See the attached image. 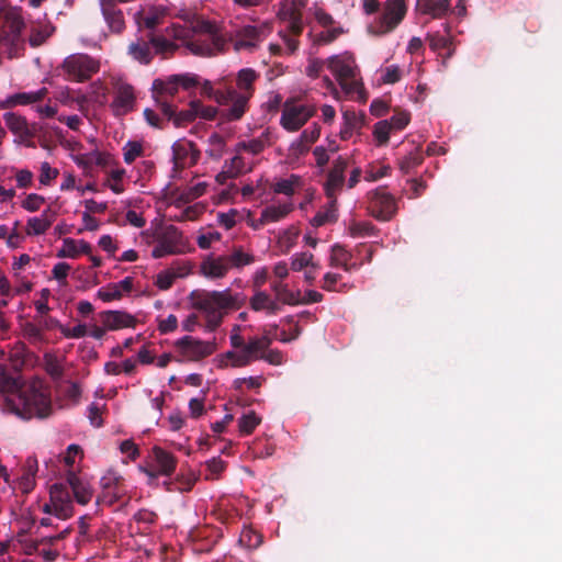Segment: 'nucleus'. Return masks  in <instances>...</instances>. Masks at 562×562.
Segmentation results:
<instances>
[{
  "instance_id": "f257e3e1",
  "label": "nucleus",
  "mask_w": 562,
  "mask_h": 562,
  "mask_svg": "<svg viewBox=\"0 0 562 562\" xmlns=\"http://www.w3.org/2000/svg\"><path fill=\"white\" fill-rule=\"evenodd\" d=\"M0 391L8 393L20 391L19 404L14 406V412L25 420L44 419L53 412L49 389L42 381L35 380L21 389L19 380L11 375L3 364H0Z\"/></svg>"
},
{
  "instance_id": "f03ea898",
  "label": "nucleus",
  "mask_w": 562,
  "mask_h": 562,
  "mask_svg": "<svg viewBox=\"0 0 562 562\" xmlns=\"http://www.w3.org/2000/svg\"><path fill=\"white\" fill-rule=\"evenodd\" d=\"M170 34L183 41L186 47L194 55L202 57L214 56L223 52L226 45L225 38L215 31L210 22H202L196 27L172 24Z\"/></svg>"
},
{
  "instance_id": "7ed1b4c3",
  "label": "nucleus",
  "mask_w": 562,
  "mask_h": 562,
  "mask_svg": "<svg viewBox=\"0 0 562 562\" xmlns=\"http://www.w3.org/2000/svg\"><path fill=\"white\" fill-rule=\"evenodd\" d=\"M190 300L194 308L205 314L206 328L210 331H214L222 324L226 311L236 308V300L229 290H194Z\"/></svg>"
},
{
  "instance_id": "20e7f679",
  "label": "nucleus",
  "mask_w": 562,
  "mask_h": 562,
  "mask_svg": "<svg viewBox=\"0 0 562 562\" xmlns=\"http://www.w3.org/2000/svg\"><path fill=\"white\" fill-rule=\"evenodd\" d=\"M259 78V74L252 68L240 69L235 78V102L222 110L224 121H239L249 109V100L255 92V82Z\"/></svg>"
},
{
  "instance_id": "39448f33",
  "label": "nucleus",
  "mask_w": 562,
  "mask_h": 562,
  "mask_svg": "<svg viewBox=\"0 0 562 562\" xmlns=\"http://www.w3.org/2000/svg\"><path fill=\"white\" fill-rule=\"evenodd\" d=\"M327 68L335 76L342 91L347 95L360 94L362 83L358 79V67L352 54L345 52L327 58Z\"/></svg>"
},
{
  "instance_id": "423d86ee",
  "label": "nucleus",
  "mask_w": 562,
  "mask_h": 562,
  "mask_svg": "<svg viewBox=\"0 0 562 562\" xmlns=\"http://www.w3.org/2000/svg\"><path fill=\"white\" fill-rule=\"evenodd\" d=\"M407 12L405 0H386L381 15L376 16L369 25L368 33L375 36L386 35L393 32L404 20Z\"/></svg>"
},
{
  "instance_id": "0eeeda50",
  "label": "nucleus",
  "mask_w": 562,
  "mask_h": 562,
  "mask_svg": "<svg viewBox=\"0 0 562 562\" xmlns=\"http://www.w3.org/2000/svg\"><path fill=\"white\" fill-rule=\"evenodd\" d=\"M63 69L69 79L85 82L100 70V63L87 54H72L65 58Z\"/></svg>"
},
{
  "instance_id": "6e6552de",
  "label": "nucleus",
  "mask_w": 562,
  "mask_h": 562,
  "mask_svg": "<svg viewBox=\"0 0 562 562\" xmlns=\"http://www.w3.org/2000/svg\"><path fill=\"white\" fill-rule=\"evenodd\" d=\"M156 246L151 256L156 259L181 251L183 245L182 233L175 225L161 226L154 234Z\"/></svg>"
},
{
  "instance_id": "1a4fd4ad",
  "label": "nucleus",
  "mask_w": 562,
  "mask_h": 562,
  "mask_svg": "<svg viewBox=\"0 0 562 562\" xmlns=\"http://www.w3.org/2000/svg\"><path fill=\"white\" fill-rule=\"evenodd\" d=\"M367 209L374 218L382 222L392 220L397 212L395 198L384 187L368 193Z\"/></svg>"
},
{
  "instance_id": "9d476101",
  "label": "nucleus",
  "mask_w": 562,
  "mask_h": 562,
  "mask_svg": "<svg viewBox=\"0 0 562 562\" xmlns=\"http://www.w3.org/2000/svg\"><path fill=\"white\" fill-rule=\"evenodd\" d=\"M315 113L316 108L313 104L286 101L282 109L280 124L288 132H296L314 116Z\"/></svg>"
},
{
  "instance_id": "9b49d317",
  "label": "nucleus",
  "mask_w": 562,
  "mask_h": 562,
  "mask_svg": "<svg viewBox=\"0 0 562 562\" xmlns=\"http://www.w3.org/2000/svg\"><path fill=\"white\" fill-rule=\"evenodd\" d=\"M25 24L19 15H8L5 18L2 31L0 32V45L9 46L10 57L20 56L24 49V40L22 31Z\"/></svg>"
},
{
  "instance_id": "f8f14e48",
  "label": "nucleus",
  "mask_w": 562,
  "mask_h": 562,
  "mask_svg": "<svg viewBox=\"0 0 562 562\" xmlns=\"http://www.w3.org/2000/svg\"><path fill=\"white\" fill-rule=\"evenodd\" d=\"M202 95L213 99L217 104L229 108L235 102V86L231 77H221L214 82L203 80Z\"/></svg>"
},
{
  "instance_id": "ddd939ff",
  "label": "nucleus",
  "mask_w": 562,
  "mask_h": 562,
  "mask_svg": "<svg viewBox=\"0 0 562 562\" xmlns=\"http://www.w3.org/2000/svg\"><path fill=\"white\" fill-rule=\"evenodd\" d=\"M179 355L188 361H200L216 350L215 342L203 341L192 336H184L175 342Z\"/></svg>"
},
{
  "instance_id": "4468645a",
  "label": "nucleus",
  "mask_w": 562,
  "mask_h": 562,
  "mask_svg": "<svg viewBox=\"0 0 562 562\" xmlns=\"http://www.w3.org/2000/svg\"><path fill=\"white\" fill-rule=\"evenodd\" d=\"M151 463L145 472L150 477H157L158 475L170 476L173 474L177 468V458L169 451L161 447L155 446L151 449Z\"/></svg>"
},
{
  "instance_id": "2eb2a0df",
  "label": "nucleus",
  "mask_w": 562,
  "mask_h": 562,
  "mask_svg": "<svg viewBox=\"0 0 562 562\" xmlns=\"http://www.w3.org/2000/svg\"><path fill=\"white\" fill-rule=\"evenodd\" d=\"M200 156V149L191 140H177L172 145V162L176 171L194 166L199 161Z\"/></svg>"
},
{
  "instance_id": "dca6fc26",
  "label": "nucleus",
  "mask_w": 562,
  "mask_h": 562,
  "mask_svg": "<svg viewBox=\"0 0 562 562\" xmlns=\"http://www.w3.org/2000/svg\"><path fill=\"white\" fill-rule=\"evenodd\" d=\"M100 485L102 487V495L98 498L97 503L102 502L111 506L125 494L123 477L114 471L106 472L101 477Z\"/></svg>"
},
{
  "instance_id": "f3484780",
  "label": "nucleus",
  "mask_w": 562,
  "mask_h": 562,
  "mask_svg": "<svg viewBox=\"0 0 562 562\" xmlns=\"http://www.w3.org/2000/svg\"><path fill=\"white\" fill-rule=\"evenodd\" d=\"M115 95L111 108L115 115H123L133 110L135 93L133 87L124 81H116L114 85Z\"/></svg>"
},
{
  "instance_id": "a211bd4d",
  "label": "nucleus",
  "mask_w": 562,
  "mask_h": 562,
  "mask_svg": "<svg viewBox=\"0 0 562 562\" xmlns=\"http://www.w3.org/2000/svg\"><path fill=\"white\" fill-rule=\"evenodd\" d=\"M347 166V159L341 156L334 161L325 183V192L329 200L336 199L337 193L341 190L345 182V171Z\"/></svg>"
},
{
  "instance_id": "6ab92c4d",
  "label": "nucleus",
  "mask_w": 562,
  "mask_h": 562,
  "mask_svg": "<svg viewBox=\"0 0 562 562\" xmlns=\"http://www.w3.org/2000/svg\"><path fill=\"white\" fill-rule=\"evenodd\" d=\"M99 317L108 330L134 328L136 325V318L125 311H103Z\"/></svg>"
},
{
  "instance_id": "aec40b11",
  "label": "nucleus",
  "mask_w": 562,
  "mask_h": 562,
  "mask_svg": "<svg viewBox=\"0 0 562 562\" xmlns=\"http://www.w3.org/2000/svg\"><path fill=\"white\" fill-rule=\"evenodd\" d=\"M7 127L11 133L19 136L22 140L33 138L37 133V125H30L24 116L14 112H7L3 115Z\"/></svg>"
},
{
  "instance_id": "412c9836",
  "label": "nucleus",
  "mask_w": 562,
  "mask_h": 562,
  "mask_svg": "<svg viewBox=\"0 0 562 562\" xmlns=\"http://www.w3.org/2000/svg\"><path fill=\"white\" fill-rule=\"evenodd\" d=\"M303 32L302 15L300 12L292 10L290 18L286 22L284 33L281 31L280 34L290 53H294L299 48V37Z\"/></svg>"
},
{
  "instance_id": "4be33fe9",
  "label": "nucleus",
  "mask_w": 562,
  "mask_h": 562,
  "mask_svg": "<svg viewBox=\"0 0 562 562\" xmlns=\"http://www.w3.org/2000/svg\"><path fill=\"white\" fill-rule=\"evenodd\" d=\"M249 306L255 312H266L267 315H277L281 312V304L266 291L257 290L249 300Z\"/></svg>"
},
{
  "instance_id": "5701e85b",
  "label": "nucleus",
  "mask_w": 562,
  "mask_h": 562,
  "mask_svg": "<svg viewBox=\"0 0 562 562\" xmlns=\"http://www.w3.org/2000/svg\"><path fill=\"white\" fill-rule=\"evenodd\" d=\"M229 270L225 256H207L200 265V272L209 279L224 278Z\"/></svg>"
},
{
  "instance_id": "b1692460",
  "label": "nucleus",
  "mask_w": 562,
  "mask_h": 562,
  "mask_svg": "<svg viewBox=\"0 0 562 562\" xmlns=\"http://www.w3.org/2000/svg\"><path fill=\"white\" fill-rule=\"evenodd\" d=\"M47 94V89L42 88L32 92H18L0 101L1 109H11L18 105H27L42 101Z\"/></svg>"
},
{
  "instance_id": "393cba45",
  "label": "nucleus",
  "mask_w": 562,
  "mask_h": 562,
  "mask_svg": "<svg viewBox=\"0 0 562 562\" xmlns=\"http://www.w3.org/2000/svg\"><path fill=\"white\" fill-rule=\"evenodd\" d=\"M159 111L167 121H172L177 127L183 126L196 117L195 111L191 106L187 111L177 113L170 101H159Z\"/></svg>"
},
{
  "instance_id": "a878e982",
  "label": "nucleus",
  "mask_w": 562,
  "mask_h": 562,
  "mask_svg": "<svg viewBox=\"0 0 562 562\" xmlns=\"http://www.w3.org/2000/svg\"><path fill=\"white\" fill-rule=\"evenodd\" d=\"M67 485L72 491L74 497L80 505H87L93 495V492L88 483H85L75 472L67 473Z\"/></svg>"
},
{
  "instance_id": "bb28decb",
  "label": "nucleus",
  "mask_w": 562,
  "mask_h": 562,
  "mask_svg": "<svg viewBox=\"0 0 562 562\" xmlns=\"http://www.w3.org/2000/svg\"><path fill=\"white\" fill-rule=\"evenodd\" d=\"M321 135V127L314 124L312 128L304 130L300 137L290 146L292 155L299 157L308 151L310 145L315 143Z\"/></svg>"
},
{
  "instance_id": "cd10ccee",
  "label": "nucleus",
  "mask_w": 562,
  "mask_h": 562,
  "mask_svg": "<svg viewBox=\"0 0 562 562\" xmlns=\"http://www.w3.org/2000/svg\"><path fill=\"white\" fill-rule=\"evenodd\" d=\"M180 85L175 80V75L167 80L156 79L153 83V92L159 108V101H169L172 99L179 89Z\"/></svg>"
},
{
  "instance_id": "c85d7f7f",
  "label": "nucleus",
  "mask_w": 562,
  "mask_h": 562,
  "mask_svg": "<svg viewBox=\"0 0 562 562\" xmlns=\"http://www.w3.org/2000/svg\"><path fill=\"white\" fill-rule=\"evenodd\" d=\"M417 7L423 14L434 19H442L451 10L450 0H417Z\"/></svg>"
},
{
  "instance_id": "c756f323",
  "label": "nucleus",
  "mask_w": 562,
  "mask_h": 562,
  "mask_svg": "<svg viewBox=\"0 0 562 562\" xmlns=\"http://www.w3.org/2000/svg\"><path fill=\"white\" fill-rule=\"evenodd\" d=\"M445 27V35H441L439 32L429 33L427 35V41L429 43V47L439 52L442 49L448 50V57H451L453 54L454 48L452 43V36L450 34L451 27L448 23L443 24Z\"/></svg>"
},
{
  "instance_id": "7c9ffc66",
  "label": "nucleus",
  "mask_w": 562,
  "mask_h": 562,
  "mask_svg": "<svg viewBox=\"0 0 562 562\" xmlns=\"http://www.w3.org/2000/svg\"><path fill=\"white\" fill-rule=\"evenodd\" d=\"M55 32V26L49 23L34 22L30 27L29 44L36 48L43 45Z\"/></svg>"
},
{
  "instance_id": "2f4dec72",
  "label": "nucleus",
  "mask_w": 562,
  "mask_h": 562,
  "mask_svg": "<svg viewBox=\"0 0 562 562\" xmlns=\"http://www.w3.org/2000/svg\"><path fill=\"white\" fill-rule=\"evenodd\" d=\"M271 290L274 293V300H278L279 304L297 305L301 303V292L290 290L288 284L282 281L271 282Z\"/></svg>"
},
{
  "instance_id": "473e14b6",
  "label": "nucleus",
  "mask_w": 562,
  "mask_h": 562,
  "mask_svg": "<svg viewBox=\"0 0 562 562\" xmlns=\"http://www.w3.org/2000/svg\"><path fill=\"white\" fill-rule=\"evenodd\" d=\"M344 125L340 130L341 139H349L353 132L364 125V115H358L355 111L346 110L342 113Z\"/></svg>"
},
{
  "instance_id": "72a5a7b5",
  "label": "nucleus",
  "mask_w": 562,
  "mask_h": 562,
  "mask_svg": "<svg viewBox=\"0 0 562 562\" xmlns=\"http://www.w3.org/2000/svg\"><path fill=\"white\" fill-rule=\"evenodd\" d=\"M292 209V204L270 205L265 207L261 212L259 224L255 225V228H258L259 225H266L284 218Z\"/></svg>"
},
{
  "instance_id": "f704fd0d",
  "label": "nucleus",
  "mask_w": 562,
  "mask_h": 562,
  "mask_svg": "<svg viewBox=\"0 0 562 562\" xmlns=\"http://www.w3.org/2000/svg\"><path fill=\"white\" fill-rule=\"evenodd\" d=\"M260 40V30L254 25H246L238 32L236 48H255Z\"/></svg>"
},
{
  "instance_id": "c9c22d12",
  "label": "nucleus",
  "mask_w": 562,
  "mask_h": 562,
  "mask_svg": "<svg viewBox=\"0 0 562 562\" xmlns=\"http://www.w3.org/2000/svg\"><path fill=\"white\" fill-rule=\"evenodd\" d=\"M91 245L85 240L76 241L67 238L64 240V249L59 251L58 257L75 258L79 254H90Z\"/></svg>"
},
{
  "instance_id": "e433bc0d",
  "label": "nucleus",
  "mask_w": 562,
  "mask_h": 562,
  "mask_svg": "<svg viewBox=\"0 0 562 562\" xmlns=\"http://www.w3.org/2000/svg\"><path fill=\"white\" fill-rule=\"evenodd\" d=\"M128 54L135 60L145 65L149 64L153 58L149 44L143 40L131 43L128 46Z\"/></svg>"
},
{
  "instance_id": "4c0bfd02",
  "label": "nucleus",
  "mask_w": 562,
  "mask_h": 562,
  "mask_svg": "<svg viewBox=\"0 0 562 562\" xmlns=\"http://www.w3.org/2000/svg\"><path fill=\"white\" fill-rule=\"evenodd\" d=\"M187 274H188V270L186 267L179 268L178 271L168 269V270L161 271L160 273L157 274L155 284L157 285L158 289L166 291L172 286L176 278L184 277Z\"/></svg>"
},
{
  "instance_id": "58836bf2",
  "label": "nucleus",
  "mask_w": 562,
  "mask_h": 562,
  "mask_svg": "<svg viewBox=\"0 0 562 562\" xmlns=\"http://www.w3.org/2000/svg\"><path fill=\"white\" fill-rule=\"evenodd\" d=\"M337 200H330L328 207L325 211H319L312 220V225L319 227L327 223H333L337 221V209H336Z\"/></svg>"
},
{
  "instance_id": "ea45409f",
  "label": "nucleus",
  "mask_w": 562,
  "mask_h": 562,
  "mask_svg": "<svg viewBox=\"0 0 562 562\" xmlns=\"http://www.w3.org/2000/svg\"><path fill=\"white\" fill-rule=\"evenodd\" d=\"M313 258H314V256L311 252L305 251V252L295 254L291 258V269L293 271H301L305 268H312L314 270H318L319 265L315 263L313 261Z\"/></svg>"
},
{
  "instance_id": "a19ab883",
  "label": "nucleus",
  "mask_w": 562,
  "mask_h": 562,
  "mask_svg": "<svg viewBox=\"0 0 562 562\" xmlns=\"http://www.w3.org/2000/svg\"><path fill=\"white\" fill-rule=\"evenodd\" d=\"M424 161V156L419 148H415V150L411 151L408 155L404 156L400 162V169L404 173H409L415 168L420 166Z\"/></svg>"
},
{
  "instance_id": "79ce46f5",
  "label": "nucleus",
  "mask_w": 562,
  "mask_h": 562,
  "mask_svg": "<svg viewBox=\"0 0 562 562\" xmlns=\"http://www.w3.org/2000/svg\"><path fill=\"white\" fill-rule=\"evenodd\" d=\"M225 259L227 261L229 269L241 268L255 261V257L250 254L244 252V250L240 247L235 248L229 256H225Z\"/></svg>"
},
{
  "instance_id": "37998d69",
  "label": "nucleus",
  "mask_w": 562,
  "mask_h": 562,
  "mask_svg": "<svg viewBox=\"0 0 562 562\" xmlns=\"http://www.w3.org/2000/svg\"><path fill=\"white\" fill-rule=\"evenodd\" d=\"M349 235L353 238L366 237L374 235L376 232L375 226L368 221L357 222L352 221L348 226Z\"/></svg>"
},
{
  "instance_id": "c03bdc74",
  "label": "nucleus",
  "mask_w": 562,
  "mask_h": 562,
  "mask_svg": "<svg viewBox=\"0 0 562 562\" xmlns=\"http://www.w3.org/2000/svg\"><path fill=\"white\" fill-rule=\"evenodd\" d=\"M352 255L339 244H335L331 247V254L329 258V265L331 267H340L342 268L348 261H350Z\"/></svg>"
},
{
  "instance_id": "a18cd8bd",
  "label": "nucleus",
  "mask_w": 562,
  "mask_h": 562,
  "mask_svg": "<svg viewBox=\"0 0 562 562\" xmlns=\"http://www.w3.org/2000/svg\"><path fill=\"white\" fill-rule=\"evenodd\" d=\"M326 30L318 33L313 43L316 45H327L335 42L341 34L345 33V30L341 26H330L325 27Z\"/></svg>"
},
{
  "instance_id": "49530a36",
  "label": "nucleus",
  "mask_w": 562,
  "mask_h": 562,
  "mask_svg": "<svg viewBox=\"0 0 562 562\" xmlns=\"http://www.w3.org/2000/svg\"><path fill=\"white\" fill-rule=\"evenodd\" d=\"M300 177L295 175H291L288 179H280L278 180L273 186L272 190L277 194H285V195H293L295 190L294 187L299 184Z\"/></svg>"
},
{
  "instance_id": "de8ad7c7",
  "label": "nucleus",
  "mask_w": 562,
  "mask_h": 562,
  "mask_svg": "<svg viewBox=\"0 0 562 562\" xmlns=\"http://www.w3.org/2000/svg\"><path fill=\"white\" fill-rule=\"evenodd\" d=\"M190 106L194 109L196 117H201L204 120L212 121L214 120L218 114V109L212 105H204L200 100H193L190 102ZM221 117L222 111L220 112Z\"/></svg>"
},
{
  "instance_id": "09e8293b",
  "label": "nucleus",
  "mask_w": 562,
  "mask_h": 562,
  "mask_svg": "<svg viewBox=\"0 0 562 562\" xmlns=\"http://www.w3.org/2000/svg\"><path fill=\"white\" fill-rule=\"evenodd\" d=\"M260 422L261 418L258 417L255 412H249L238 419L239 431L243 435L248 436L252 434V431L260 424Z\"/></svg>"
},
{
  "instance_id": "8fccbe9b",
  "label": "nucleus",
  "mask_w": 562,
  "mask_h": 562,
  "mask_svg": "<svg viewBox=\"0 0 562 562\" xmlns=\"http://www.w3.org/2000/svg\"><path fill=\"white\" fill-rule=\"evenodd\" d=\"M144 156V147L142 143L130 140L123 147V157L126 164H132L136 158Z\"/></svg>"
},
{
  "instance_id": "3c124183",
  "label": "nucleus",
  "mask_w": 562,
  "mask_h": 562,
  "mask_svg": "<svg viewBox=\"0 0 562 562\" xmlns=\"http://www.w3.org/2000/svg\"><path fill=\"white\" fill-rule=\"evenodd\" d=\"M387 121L393 131H402L411 122V113L405 110L395 109L393 115Z\"/></svg>"
},
{
  "instance_id": "603ef678",
  "label": "nucleus",
  "mask_w": 562,
  "mask_h": 562,
  "mask_svg": "<svg viewBox=\"0 0 562 562\" xmlns=\"http://www.w3.org/2000/svg\"><path fill=\"white\" fill-rule=\"evenodd\" d=\"M50 501L53 504L71 502V496L66 484L55 483L50 486L49 491Z\"/></svg>"
},
{
  "instance_id": "864d4df0",
  "label": "nucleus",
  "mask_w": 562,
  "mask_h": 562,
  "mask_svg": "<svg viewBox=\"0 0 562 562\" xmlns=\"http://www.w3.org/2000/svg\"><path fill=\"white\" fill-rule=\"evenodd\" d=\"M27 463V470L24 472L20 481V486L24 493H30L34 488L35 473L37 471L36 461H34V464H31V461L29 460Z\"/></svg>"
},
{
  "instance_id": "5fc2aeb1",
  "label": "nucleus",
  "mask_w": 562,
  "mask_h": 562,
  "mask_svg": "<svg viewBox=\"0 0 562 562\" xmlns=\"http://www.w3.org/2000/svg\"><path fill=\"white\" fill-rule=\"evenodd\" d=\"M150 44L156 49V53L167 55L172 54L177 48L178 45L173 42H170L169 40L165 38L164 36H156L153 35L150 37Z\"/></svg>"
},
{
  "instance_id": "6e6d98bb",
  "label": "nucleus",
  "mask_w": 562,
  "mask_h": 562,
  "mask_svg": "<svg viewBox=\"0 0 562 562\" xmlns=\"http://www.w3.org/2000/svg\"><path fill=\"white\" fill-rule=\"evenodd\" d=\"M175 80H177L180 87L184 90H191L196 87L202 88L203 83V80L200 76L191 72L175 75Z\"/></svg>"
},
{
  "instance_id": "4d7b16f0",
  "label": "nucleus",
  "mask_w": 562,
  "mask_h": 562,
  "mask_svg": "<svg viewBox=\"0 0 562 562\" xmlns=\"http://www.w3.org/2000/svg\"><path fill=\"white\" fill-rule=\"evenodd\" d=\"M393 130L389 125V121H380L374 125L373 135L379 146H384L389 143L390 133Z\"/></svg>"
},
{
  "instance_id": "13d9d810",
  "label": "nucleus",
  "mask_w": 562,
  "mask_h": 562,
  "mask_svg": "<svg viewBox=\"0 0 562 562\" xmlns=\"http://www.w3.org/2000/svg\"><path fill=\"white\" fill-rule=\"evenodd\" d=\"M49 228V222L40 216L31 217L26 224L27 235H42Z\"/></svg>"
},
{
  "instance_id": "bf43d9fd",
  "label": "nucleus",
  "mask_w": 562,
  "mask_h": 562,
  "mask_svg": "<svg viewBox=\"0 0 562 562\" xmlns=\"http://www.w3.org/2000/svg\"><path fill=\"white\" fill-rule=\"evenodd\" d=\"M207 474H205L206 480H216L220 474L225 470L226 463L220 458H213L206 462Z\"/></svg>"
},
{
  "instance_id": "052dcab7",
  "label": "nucleus",
  "mask_w": 562,
  "mask_h": 562,
  "mask_svg": "<svg viewBox=\"0 0 562 562\" xmlns=\"http://www.w3.org/2000/svg\"><path fill=\"white\" fill-rule=\"evenodd\" d=\"M45 370L53 379H59L64 374V369L58 359L52 355H45Z\"/></svg>"
},
{
  "instance_id": "680f3d73",
  "label": "nucleus",
  "mask_w": 562,
  "mask_h": 562,
  "mask_svg": "<svg viewBox=\"0 0 562 562\" xmlns=\"http://www.w3.org/2000/svg\"><path fill=\"white\" fill-rule=\"evenodd\" d=\"M59 175L58 169L53 168L49 162L44 161L41 164L40 183L43 186H49Z\"/></svg>"
},
{
  "instance_id": "e2e57ef3",
  "label": "nucleus",
  "mask_w": 562,
  "mask_h": 562,
  "mask_svg": "<svg viewBox=\"0 0 562 562\" xmlns=\"http://www.w3.org/2000/svg\"><path fill=\"white\" fill-rule=\"evenodd\" d=\"M401 78H402L401 68L396 65H391L383 70L381 81L384 85H393V83L398 82L401 80Z\"/></svg>"
},
{
  "instance_id": "0e129e2a",
  "label": "nucleus",
  "mask_w": 562,
  "mask_h": 562,
  "mask_svg": "<svg viewBox=\"0 0 562 562\" xmlns=\"http://www.w3.org/2000/svg\"><path fill=\"white\" fill-rule=\"evenodd\" d=\"M209 143L214 148L212 150H209L207 154L215 159H220L223 155V150L225 147V140H224L223 136H221L216 133L212 134L209 138Z\"/></svg>"
},
{
  "instance_id": "69168bd1",
  "label": "nucleus",
  "mask_w": 562,
  "mask_h": 562,
  "mask_svg": "<svg viewBox=\"0 0 562 562\" xmlns=\"http://www.w3.org/2000/svg\"><path fill=\"white\" fill-rule=\"evenodd\" d=\"M45 203V198L36 194L30 193L25 200L22 202V207L29 212H36L41 209V206Z\"/></svg>"
},
{
  "instance_id": "338daca9",
  "label": "nucleus",
  "mask_w": 562,
  "mask_h": 562,
  "mask_svg": "<svg viewBox=\"0 0 562 562\" xmlns=\"http://www.w3.org/2000/svg\"><path fill=\"white\" fill-rule=\"evenodd\" d=\"M245 350L250 353V356L257 360L260 358V355L263 353L267 349L261 344V340L259 337H251L249 338L248 342L244 347Z\"/></svg>"
},
{
  "instance_id": "774afa93",
  "label": "nucleus",
  "mask_w": 562,
  "mask_h": 562,
  "mask_svg": "<svg viewBox=\"0 0 562 562\" xmlns=\"http://www.w3.org/2000/svg\"><path fill=\"white\" fill-rule=\"evenodd\" d=\"M122 295V292L117 291L113 283L109 284L106 288H101L97 292V296L103 302L120 300Z\"/></svg>"
}]
</instances>
